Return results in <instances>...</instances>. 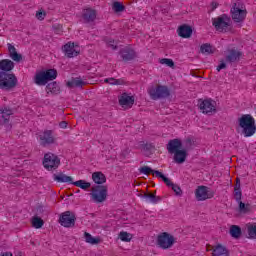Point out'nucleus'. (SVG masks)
<instances>
[{"label":"nucleus","mask_w":256,"mask_h":256,"mask_svg":"<svg viewBox=\"0 0 256 256\" xmlns=\"http://www.w3.org/2000/svg\"><path fill=\"white\" fill-rule=\"evenodd\" d=\"M59 127H60V129H67V122L66 121L60 122Z\"/></svg>","instance_id":"864d4df0"},{"label":"nucleus","mask_w":256,"mask_h":256,"mask_svg":"<svg viewBox=\"0 0 256 256\" xmlns=\"http://www.w3.org/2000/svg\"><path fill=\"white\" fill-rule=\"evenodd\" d=\"M82 18L86 23H92L95 19H97V11L87 8L83 11Z\"/></svg>","instance_id":"a878e982"},{"label":"nucleus","mask_w":256,"mask_h":256,"mask_svg":"<svg viewBox=\"0 0 256 256\" xmlns=\"http://www.w3.org/2000/svg\"><path fill=\"white\" fill-rule=\"evenodd\" d=\"M119 105L124 109H131L133 105H135V97L129 96L127 92L122 93V95L118 98Z\"/></svg>","instance_id":"dca6fc26"},{"label":"nucleus","mask_w":256,"mask_h":256,"mask_svg":"<svg viewBox=\"0 0 256 256\" xmlns=\"http://www.w3.org/2000/svg\"><path fill=\"white\" fill-rule=\"evenodd\" d=\"M212 25L215 27L216 31L227 33L229 27H231V17L227 14H222L217 18H212Z\"/></svg>","instance_id":"39448f33"},{"label":"nucleus","mask_w":256,"mask_h":256,"mask_svg":"<svg viewBox=\"0 0 256 256\" xmlns=\"http://www.w3.org/2000/svg\"><path fill=\"white\" fill-rule=\"evenodd\" d=\"M139 173L142 175H155L158 179H163L165 174L163 172H159L158 170H153V168L149 166H143L138 169Z\"/></svg>","instance_id":"aec40b11"},{"label":"nucleus","mask_w":256,"mask_h":256,"mask_svg":"<svg viewBox=\"0 0 256 256\" xmlns=\"http://www.w3.org/2000/svg\"><path fill=\"white\" fill-rule=\"evenodd\" d=\"M211 7H212V11H215V9H217V7H219V3H217V2H212V3H211Z\"/></svg>","instance_id":"5fc2aeb1"},{"label":"nucleus","mask_w":256,"mask_h":256,"mask_svg":"<svg viewBox=\"0 0 256 256\" xmlns=\"http://www.w3.org/2000/svg\"><path fill=\"white\" fill-rule=\"evenodd\" d=\"M119 238L121 239V241L129 243V241H131V239H132V236L130 233L122 231L119 233Z\"/></svg>","instance_id":"37998d69"},{"label":"nucleus","mask_w":256,"mask_h":256,"mask_svg":"<svg viewBox=\"0 0 256 256\" xmlns=\"http://www.w3.org/2000/svg\"><path fill=\"white\" fill-rule=\"evenodd\" d=\"M53 179L56 181V183H69L70 185H73V177L67 176L63 172L53 174Z\"/></svg>","instance_id":"b1692460"},{"label":"nucleus","mask_w":256,"mask_h":256,"mask_svg":"<svg viewBox=\"0 0 256 256\" xmlns=\"http://www.w3.org/2000/svg\"><path fill=\"white\" fill-rule=\"evenodd\" d=\"M162 65H166L167 67H175V62L169 58H163L160 60Z\"/></svg>","instance_id":"c03bdc74"},{"label":"nucleus","mask_w":256,"mask_h":256,"mask_svg":"<svg viewBox=\"0 0 256 256\" xmlns=\"http://www.w3.org/2000/svg\"><path fill=\"white\" fill-rule=\"evenodd\" d=\"M195 197L197 201H207V199H213L215 197V191L207 186H198L195 190Z\"/></svg>","instance_id":"9d476101"},{"label":"nucleus","mask_w":256,"mask_h":256,"mask_svg":"<svg viewBox=\"0 0 256 256\" xmlns=\"http://www.w3.org/2000/svg\"><path fill=\"white\" fill-rule=\"evenodd\" d=\"M107 46L110 47V49H113V51H117V45H115V40H108Z\"/></svg>","instance_id":"de8ad7c7"},{"label":"nucleus","mask_w":256,"mask_h":256,"mask_svg":"<svg viewBox=\"0 0 256 256\" xmlns=\"http://www.w3.org/2000/svg\"><path fill=\"white\" fill-rule=\"evenodd\" d=\"M156 193L157 191H154V193H145L143 198L146 199V201H149V203H153L155 205L161 201V197L157 196Z\"/></svg>","instance_id":"2f4dec72"},{"label":"nucleus","mask_w":256,"mask_h":256,"mask_svg":"<svg viewBox=\"0 0 256 256\" xmlns=\"http://www.w3.org/2000/svg\"><path fill=\"white\" fill-rule=\"evenodd\" d=\"M243 193L241 192V179L236 178V184L234 186V199H242Z\"/></svg>","instance_id":"473e14b6"},{"label":"nucleus","mask_w":256,"mask_h":256,"mask_svg":"<svg viewBox=\"0 0 256 256\" xmlns=\"http://www.w3.org/2000/svg\"><path fill=\"white\" fill-rule=\"evenodd\" d=\"M18 84L19 80L17 79V76H15V74L2 73L0 75V89H2V91H13V89H15Z\"/></svg>","instance_id":"7ed1b4c3"},{"label":"nucleus","mask_w":256,"mask_h":256,"mask_svg":"<svg viewBox=\"0 0 256 256\" xmlns=\"http://www.w3.org/2000/svg\"><path fill=\"white\" fill-rule=\"evenodd\" d=\"M43 225H45V222L43 221V219H41V217L39 216H34L32 218V226L35 229H41V227H43Z\"/></svg>","instance_id":"58836bf2"},{"label":"nucleus","mask_w":256,"mask_h":256,"mask_svg":"<svg viewBox=\"0 0 256 256\" xmlns=\"http://www.w3.org/2000/svg\"><path fill=\"white\" fill-rule=\"evenodd\" d=\"M185 145H186V149H189V147H191V145H193V141L191 140V138H187L185 140Z\"/></svg>","instance_id":"603ef678"},{"label":"nucleus","mask_w":256,"mask_h":256,"mask_svg":"<svg viewBox=\"0 0 256 256\" xmlns=\"http://www.w3.org/2000/svg\"><path fill=\"white\" fill-rule=\"evenodd\" d=\"M84 239L86 243H89L90 245H99V243H101V239L99 237H93L88 232L84 233Z\"/></svg>","instance_id":"72a5a7b5"},{"label":"nucleus","mask_w":256,"mask_h":256,"mask_svg":"<svg viewBox=\"0 0 256 256\" xmlns=\"http://www.w3.org/2000/svg\"><path fill=\"white\" fill-rule=\"evenodd\" d=\"M222 69H227V63L225 60H221L220 64L217 66V71H221Z\"/></svg>","instance_id":"09e8293b"},{"label":"nucleus","mask_w":256,"mask_h":256,"mask_svg":"<svg viewBox=\"0 0 256 256\" xmlns=\"http://www.w3.org/2000/svg\"><path fill=\"white\" fill-rule=\"evenodd\" d=\"M39 141L41 147H49L55 143V136L53 135V130H45L39 134Z\"/></svg>","instance_id":"ddd939ff"},{"label":"nucleus","mask_w":256,"mask_h":256,"mask_svg":"<svg viewBox=\"0 0 256 256\" xmlns=\"http://www.w3.org/2000/svg\"><path fill=\"white\" fill-rule=\"evenodd\" d=\"M114 85H125V80L114 78Z\"/></svg>","instance_id":"3c124183"},{"label":"nucleus","mask_w":256,"mask_h":256,"mask_svg":"<svg viewBox=\"0 0 256 256\" xmlns=\"http://www.w3.org/2000/svg\"><path fill=\"white\" fill-rule=\"evenodd\" d=\"M91 197L94 203H103L107 201V186L96 185L92 188Z\"/></svg>","instance_id":"1a4fd4ad"},{"label":"nucleus","mask_w":256,"mask_h":256,"mask_svg":"<svg viewBox=\"0 0 256 256\" xmlns=\"http://www.w3.org/2000/svg\"><path fill=\"white\" fill-rule=\"evenodd\" d=\"M142 149L144 151H152V149H155V146L151 143L142 144Z\"/></svg>","instance_id":"49530a36"},{"label":"nucleus","mask_w":256,"mask_h":256,"mask_svg":"<svg viewBox=\"0 0 256 256\" xmlns=\"http://www.w3.org/2000/svg\"><path fill=\"white\" fill-rule=\"evenodd\" d=\"M147 91L152 101H159V99L171 97V90L165 85L150 86Z\"/></svg>","instance_id":"f03ea898"},{"label":"nucleus","mask_w":256,"mask_h":256,"mask_svg":"<svg viewBox=\"0 0 256 256\" xmlns=\"http://www.w3.org/2000/svg\"><path fill=\"white\" fill-rule=\"evenodd\" d=\"M177 31L179 37H182V39H189L193 35V27L187 24L179 26Z\"/></svg>","instance_id":"6ab92c4d"},{"label":"nucleus","mask_w":256,"mask_h":256,"mask_svg":"<svg viewBox=\"0 0 256 256\" xmlns=\"http://www.w3.org/2000/svg\"><path fill=\"white\" fill-rule=\"evenodd\" d=\"M212 256H229V250L222 244H217L213 248Z\"/></svg>","instance_id":"cd10ccee"},{"label":"nucleus","mask_w":256,"mask_h":256,"mask_svg":"<svg viewBox=\"0 0 256 256\" xmlns=\"http://www.w3.org/2000/svg\"><path fill=\"white\" fill-rule=\"evenodd\" d=\"M175 163L181 165L187 161V150L181 148L180 150L173 153Z\"/></svg>","instance_id":"5701e85b"},{"label":"nucleus","mask_w":256,"mask_h":256,"mask_svg":"<svg viewBox=\"0 0 256 256\" xmlns=\"http://www.w3.org/2000/svg\"><path fill=\"white\" fill-rule=\"evenodd\" d=\"M235 201L238 202V211L239 213L247 214L249 211H251V204H245L241 199H235Z\"/></svg>","instance_id":"f704fd0d"},{"label":"nucleus","mask_w":256,"mask_h":256,"mask_svg":"<svg viewBox=\"0 0 256 256\" xmlns=\"http://www.w3.org/2000/svg\"><path fill=\"white\" fill-rule=\"evenodd\" d=\"M166 149L170 155H173V153H177V151L183 149V142L177 138L169 140L168 144L166 145Z\"/></svg>","instance_id":"f3484780"},{"label":"nucleus","mask_w":256,"mask_h":256,"mask_svg":"<svg viewBox=\"0 0 256 256\" xmlns=\"http://www.w3.org/2000/svg\"><path fill=\"white\" fill-rule=\"evenodd\" d=\"M63 51L69 59L73 57H77L79 55V51L75 50V43L68 42L63 46Z\"/></svg>","instance_id":"412c9836"},{"label":"nucleus","mask_w":256,"mask_h":256,"mask_svg":"<svg viewBox=\"0 0 256 256\" xmlns=\"http://www.w3.org/2000/svg\"><path fill=\"white\" fill-rule=\"evenodd\" d=\"M241 227L237 225H232L230 227V235L233 239H239L242 235Z\"/></svg>","instance_id":"e433bc0d"},{"label":"nucleus","mask_w":256,"mask_h":256,"mask_svg":"<svg viewBox=\"0 0 256 256\" xmlns=\"http://www.w3.org/2000/svg\"><path fill=\"white\" fill-rule=\"evenodd\" d=\"M44 71V75H46V79L47 81H55V79H57V69H46L43 70Z\"/></svg>","instance_id":"c9c22d12"},{"label":"nucleus","mask_w":256,"mask_h":256,"mask_svg":"<svg viewBox=\"0 0 256 256\" xmlns=\"http://www.w3.org/2000/svg\"><path fill=\"white\" fill-rule=\"evenodd\" d=\"M34 83L39 87H43L47 85V83H49V81L47 80V76L45 75V72L43 70L35 74Z\"/></svg>","instance_id":"393cba45"},{"label":"nucleus","mask_w":256,"mask_h":256,"mask_svg":"<svg viewBox=\"0 0 256 256\" xmlns=\"http://www.w3.org/2000/svg\"><path fill=\"white\" fill-rule=\"evenodd\" d=\"M248 239H256V225H248Z\"/></svg>","instance_id":"79ce46f5"},{"label":"nucleus","mask_w":256,"mask_h":256,"mask_svg":"<svg viewBox=\"0 0 256 256\" xmlns=\"http://www.w3.org/2000/svg\"><path fill=\"white\" fill-rule=\"evenodd\" d=\"M42 165L47 171H55L59 169V165H61V159L59 156L48 152L44 155Z\"/></svg>","instance_id":"423d86ee"},{"label":"nucleus","mask_w":256,"mask_h":256,"mask_svg":"<svg viewBox=\"0 0 256 256\" xmlns=\"http://www.w3.org/2000/svg\"><path fill=\"white\" fill-rule=\"evenodd\" d=\"M119 55L124 63H131V61L137 59V52L131 47L120 49Z\"/></svg>","instance_id":"f8f14e48"},{"label":"nucleus","mask_w":256,"mask_h":256,"mask_svg":"<svg viewBox=\"0 0 256 256\" xmlns=\"http://www.w3.org/2000/svg\"><path fill=\"white\" fill-rule=\"evenodd\" d=\"M45 17H47V12H45V10H40V11L36 12V18L39 21H43V19H45Z\"/></svg>","instance_id":"a18cd8bd"},{"label":"nucleus","mask_w":256,"mask_h":256,"mask_svg":"<svg viewBox=\"0 0 256 256\" xmlns=\"http://www.w3.org/2000/svg\"><path fill=\"white\" fill-rule=\"evenodd\" d=\"M36 211H37V215H41V213H43V211H44L43 206H38Z\"/></svg>","instance_id":"6e6d98bb"},{"label":"nucleus","mask_w":256,"mask_h":256,"mask_svg":"<svg viewBox=\"0 0 256 256\" xmlns=\"http://www.w3.org/2000/svg\"><path fill=\"white\" fill-rule=\"evenodd\" d=\"M104 83H108L109 85H115V78H106Z\"/></svg>","instance_id":"8fccbe9b"},{"label":"nucleus","mask_w":256,"mask_h":256,"mask_svg":"<svg viewBox=\"0 0 256 256\" xmlns=\"http://www.w3.org/2000/svg\"><path fill=\"white\" fill-rule=\"evenodd\" d=\"M217 102H215L213 99H198V108L200 109L201 113L204 115H211L213 113H217Z\"/></svg>","instance_id":"6e6552de"},{"label":"nucleus","mask_w":256,"mask_h":256,"mask_svg":"<svg viewBox=\"0 0 256 256\" xmlns=\"http://www.w3.org/2000/svg\"><path fill=\"white\" fill-rule=\"evenodd\" d=\"M112 9L115 13H123V11H125V5L119 1H116L112 4Z\"/></svg>","instance_id":"a19ab883"},{"label":"nucleus","mask_w":256,"mask_h":256,"mask_svg":"<svg viewBox=\"0 0 256 256\" xmlns=\"http://www.w3.org/2000/svg\"><path fill=\"white\" fill-rule=\"evenodd\" d=\"M230 13L234 23H243L247 17V9H244L240 2L233 3Z\"/></svg>","instance_id":"20e7f679"},{"label":"nucleus","mask_w":256,"mask_h":256,"mask_svg":"<svg viewBox=\"0 0 256 256\" xmlns=\"http://www.w3.org/2000/svg\"><path fill=\"white\" fill-rule=\"evenodd\" d=\"M46 93H52L53 95H59L61 93V87H59V83L50 82L46 85Z\"/></svg>","instance_id":"c756f323"},{"label":"nucleus","mask_w":256,"mask_h":256,"mask_svg":"<svg viewBox=\"0 0 256 256\" xmlns=\"http://www.w3.org/2000/svg\"><path fill=\"white\" fill-rule=\"evenodd\" d=\"M75 221H77V217H75V214L71 211H65L59 218L60 225L66 228L75 227Z\"/></svg>","instance_id":"9b49d317"},{"label":"nucleus","mask_w":256,"mask_h":256,"mask_svg":"<svg viewBox=\"0 0 256 256\" xmlns=\"http://www.w3.org/2000/svg\"><path fill=\"white\" fill-rule=\"evenodd\" d=\"M72 185H75V187H79L80 189H83L84 191L91 187V183L86 182L85 180H78L76 182H73Z\"/></svg>","instance_id":"ea45409f"},{"label":"nucleus","mask_w":256,"mask_h":256,"mask_svg":"<svg viewBox=\"0 0 256 256\" xmlns=\"http://www.w3.org/2000/svg\"><path fill=\"white\" fill-rule=\"evenodd\" d=\"M11 115H13V109L10 107H4L0 110V125H5V127H11L9 123L11 119Z\"/></svg>","instance_id":"2eb2a0df"},{"label":"nucleus","mask_w":256,"mask_h":256,"mask_svg":"<svg viewBox=\"0 0 256 256\" xmlns=\"http://www.w3.org/2000/svg\"><path fill=\"white\" fill-rule=\"evenodd\" d=\"M12 69H15V62L9 59L0 60V75L4 73L7 75L11 73Z\"/></svg>","instance_id":"a211bd4d"},{"label":"nucleus","mask_w":256,"mask_h":256,"mask_svg":"<svg viewBox=\"0 0 256 256\" xmlns=\"http://www.w3.org/2000/svg\"><path fill=\"white\" fill-rule=\"evenodd\" d=\"M83 85H86V83L81 79V77L72 78L66 83V86L69 87V89H75V87L81 88Z\"/></svg>","instance_id":"c85d7f7f"},{"label":"nucleus","mask_w":256,"mask_h":256,"mask_svg":"<svg viewBox=\"0 0 256 256\" xmlns=\"http://www.w3.org/2000/svg\"><path fill=\"white\" fill-rule=\"evenodd\" d=\"M92 180L96 185H103V183H107V177L103 172H94L92 174Z\"/></svg>","instance_id":"7c9ffc66"},{"label":"nucleus","mask_w":256,"mask_h":256,"mask_svg":"<svg viewBox=\"0 0 256 256\" xmlns=\"http://www.w3.org/2000/svg\"><path fill=\"white\" fill-rule=\"evenodd\" d=\"M236 131L244 137H253L256 133L255 118L251 114H243L238 118Z\"/></svg>","instance_id":"f257e3e1"},{"label":"nucleus","mask_w":256,"mask_h":256,"mask_svg":"<svg viewBox=\"0 0 256 256\" xmlns=\"http://www.w3.org/2000/svg\"><path fill=\"white\" fill-rule=\"evenodd\" d=\"M175 243H176L175 236L169 234L168 232H163L157 236L156 245L160 249H164V250L171 249V247H173Z\"/></svg>","instance_id":"0eeeda50"},{"label":"nucleus","mask_w":256,"mask_h":256,"mask_svg":"<svg viewBox=\"0 0 256 256\" xmlns=\"http://www.w3.org/2000/svg\"><path fill=\"white\" fill-rule=\"evenodd\" d=\"M80 190H77L76 193H79Z\"/></svg>","instance_id":"4d7b16f0"},{"label":"nucleus","mask_w":256,"mask_h":256,"mask_svg":"<svg viewBox=\"0 0 256 256\" xmlns=\"http://www.w3.org/2000/svg\"><path fill=\"white\" fill-rule=\"evenodd\" d=\"M200 53L203 55H211L213 54V46L209 43L202 44L200 46Z\"/></svg>","instance_id":"4c0bfd02"},{"label":"nucleus","mask_w":256,"mask_h":256,"mask_svg":"<svg viewBox=\"0 0 256 256\" xmlns=\"http://www.w3.org/2000/svg\"><path fill=\"white\" fill-rule=\"evenodd\" d=\"M162 181L165 183L167 187H171V189L174 191V193L178 196L183 195V191L181 190V187L179 185L173 183L167 176H162Z\"/></svg>","instance_id":"4be33fe9"},{"label":"nucleus","mask_w":256,"mask_h":256,"mask_svg":"<svg viewBox=\"0 0 256 256\" xmlns=\"http://www.w3.org/2000/svg\"><path fill=\"white\" fill-rule=\"evenodd\" d=\"M8 51H9V55H10V58L12 59V61L19 63L23 59V55L19 54L17 52V48H15V46H13L10 43H8Z\"/></svg>","instance_id":"bb28decb"},{"label":"nucleus","mask_w":256,"mask_h":256,"mask_svg":"<svg viewBox=\"0 0 256 256\" xmlns=\"http://www.w3.org/2000/svg\"><path fill=\"white\" fill-rule=\"evenodd\" d=\"M241 57H243V52L239 51L237 48L228 49L225 62L233 65V63H239Z\"/></svg>","instance_id":"4468645a"}]
</instances>
